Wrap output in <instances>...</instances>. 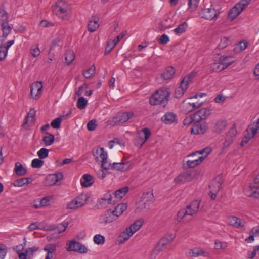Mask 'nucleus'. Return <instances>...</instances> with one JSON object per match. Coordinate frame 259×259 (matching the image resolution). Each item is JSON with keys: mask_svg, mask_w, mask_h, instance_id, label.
Instances as JSON below:
<instances>
[{"mask_svg": "<svg viewBox=\"0 0 259 259\" xmlns=\"http://www.w3.org/2000/svg\"><path fill=\"white\" fill-rule=\"evenodd\" d=\"M170 96L168 88H162L156 90L149 99L151 105H160L165 107L167 104Z\"/></svg>", "mask_w": 259, "mask_h": 259, "instance_id": "nucleus-1", "label": "nucleus"}, {"mask_svg": "<svg viewBox=\"0 0 259 259\" xmlns=\"http://www.w3.org/2000/svg\"><path fill=\"white\" fill-rule=\"evenodd\" d=\"M220 11L213 8L202 9L199 12V16L208 20H216L219 17Z\"/></svg>", "mask_w": 259, "mask_h": 259, "instance_id": "nucleus-2", "label": "nucleus"}, {"mask_svg": "<svg viewBox=\"0 0 259 259\" xmlns=\"http://www.w3.org/2000/svg\"><path fill=\"white\" fill-rule=\"evenodd\" d=\"M133 116L134 113L133 112L118 113L113 118L112 122L114 125H119L126 122Z\"/></svg>", "mask_w": 259, "mask_h": 259, "instance_id": "nucleus-3", "label": "nucleus"}, {"mask_svg": "<svg viewBox=\"0 0 259 259\" xmlns=\"http://www.w3.org/2000/svg\"><path fill=\"white\" fill-rule=\"evenodd\" d=\"M25 245V243L24 244V245L21 244L17 246L16 247L17 248V252L20 259H30L32 256L33 253L38 249V247L33 246L27 249L24 252H21V250L23 249Z\"/></svg>", "mask_w": 259, "mask_h": 259, "instance_id": "nucleus-4", "label": "nucleus"}, {"mask_svg": "<svg viewBox=\"0 0 259 259\" xmlns=\"http://www.w3.org/2000/svg\"><path fill=\"white\" fill-rule=\"evenodd\" d=\"M151 133L147 128L142 129L138 133V135L135 139V144L137 146H141L149 139Z\"/></svg>", "mask_w": 259, "mask_h": 259, "instance_id": "nucleus-5", "label": "nucleus"}, {"mask_svg": "<svg viewBox=\"0 0 259 259\" xmlns=\"http://www.w3.org/2000/svg\"><path fill=\"white\" fill-rule=\"evenodd\" d=\"M117 219V215L114 214L112 209L106 210L105 213L100 216L99 223L107 224L112 223Z\"/></svg>", "mask_w": 259, "mask_h": 259, "instance_id": "nucleus-6", "label": "nucleus"}, {"mask_svg": "<svg viewBox=\"0 0 259 259\" xmlns=\"http://www.w3.org/2000/svg\"><path fill=\"white\" fill-rule=\"evenodd\" d=\"M67 250L74 251L80 253H85L88 252V249L84 245L74 240L70 242Z\"/></svg>", "mask_w": 259, "mask_h": 259, "instance_id": "nucleus-7", "label": "nucleus"}, {"mask_svg": "<svg viewBox=\"0 0 259 259\" xmlns=\"http://www.w3.org/2000/svg\"><path fill=\"white\" fill-rule=\"evenodd\" d=\"M42 82L37 81L31 84L30 87V94L33 99H37L42 93Z\"/></svg>", "mask_w": 259, "mask_h": 259, "instance_id": "nucleus-8", "label": "nucleus"}, {"mask_svg": "<svg viewBox=\"0 0 259 259\" xmlns=\"http://www.w3.org/2000/svg\"><path fill=\"white\" fill-rule=\"evenodd\" d=\"M154 201V196L153 193L150 192H147L143 193L141 197V205L146 209H149L150 205Z\"/></svg>", "mask_w": 259, "mask_h": 259, "instance_id": "nucleus-9", "label": "nucleus"}, {"mask_svg": "<svg viewBox=\"0 0 259 259\" xmlns=\"http://www.w3.org/2000/svg\"><path fill=\"white\" fill-rule=\"evenodd\" d=\"M169 236L170 239H167V238H161L155 247L154 251L159 253L165 248L166 245L171 243L175 238V236L172 234H170Z\"/></svg>", "mask_w": 259, "mask_h": 259, "instance_id": "nucleus-10", "label": "nucleus"}, {"mask_svg": "<svg viewBox=\"0 0 259 259\" xmlns=\"http://www.w3.org/2000/svg\"><path fill=\"white\" fill-rule=\"evenodd\" d=\"M63 175L61 172L49 174L46 177V184L48 185H52L56 184L62 179Z\"/></svg>", "mask_w": 259, "mask_h": 259, "instance_id": "nucleus-11", "label": "nucleus"}, {"mask_svg": "<svg viewBox=\"0 0 259 259\" xmlns=\"http://www.w3.org/2000/svg\"><path fill=\"white\" fill-rule=\"evenodd\" d=\"M176 73V70L171 66H168L165 68L164 71L160 74V76L163 80H169L173 78Z\"/></svg>", "mask_w": 259, "mask_h": 259, "instance_id": "nucleus-12", "label": "nucleus"}, {"mask_svg": "<svg viewBox=\"0 0 259 259\" xmlns=\"http://www.w3.org/2000/svg\"><path fill=\"white\" fill-rule=\"evenodd\" d=\"M227 121L225 119H220L216 122L212 131L217 134H221L225 131L227 126Z\"/></svg>", "mask_w": 259, "mask_h": 259, "instance_id": "nucleus-13", "label": "nucleus"}, {"mask_svg": "<svg viewBox=\"0 0 259 259\" xmlns=\"http://www.w3.org/2000/svg\"><path fill=\"white\" fill-rule=\"evenodd\" d=\"M161 120L165 124H171L177 122V116L173 112H168L161 117Z\"/></svg>", "mask_w": 259, "mask_h": 259, "instance_id": "nucleus-14", "label": "nucleus"}, {"mask_svg": "<svg viewBox=\"0 0 259 259\" xmlns=\"http://www.w3.org/2000/svg\"><path fill=\"white\" fill-rule=\"evenodd\" d=\"M66 5L65 3L62 1L57 2L55 5L53 7V12L56 15H60L61 14H64L67 12V9L64 7Z\"/></svg>", "mask_w": 259, "mask_h": 259, "instance_id": "nucleus-15", "label": "nucleus"}, {"mask_svg": "<svg viewBox=\"0 0 259 259\" xmlns=\"http://www.w3.org/2000/svg\"><path fill=\"white\" fill-rule=\"evenodd\" d=\"M228 223L236 228H240L243 227L244 224V222L241 219L235 216L228 217Z\"/></svg>", "mask_w": 259, "mask_h": 259, "instance_id": "nucleus-16", "label": "nucleus"}, {"mask_svg": "<svg viewBox=\"0 0 259 259\" xmlns=\"http://www.w3.org/2000/svg\"><path fill=\"white\" fill-rule=\"evenodd\" d=\"M200 204V201L196 200L192 201L189 205L186 207V210H189L191 213H187L188 215H193L196 213L198 211Z\"/></svg>", "mask_w": 259, "mask_h": 259, "instance_id": "nucleus-17", "label": "nucleus"}, {"mask_svg": "<svg viewBox=\"0 0 259 259\" xmlns=\"http://www.w3.org/2000/svg\"><path fill=\"white\" fill-rule=\"evenodd\" d=\"M236 61L232 56L222 55L220 57V61L222 62L225 68H227Z\"/></svg>", "mask_w": 259, "mask_h": 259, "instance_id": "nucleus-18", "label": "nucleus"}, {"mask_svg": "<svg viewBox=\"0 0 259 259\" xmlns=\"http://www.w3.org/2000/svg\"><path fill=\"white\" fill-rule=\"evenodd\" d=\"M80 183L82 187H88L94 183L93 177L89 174H84L80 180Z\"/></svg>", "mask_w": 259, "mask_h": 259, "instance_id": "nucleus-19", "label": "nucleus"}, {"mask_svg": "<svg viewBox=\"0 0 259 259\" xmlns=\"http://www.w3.org/2000/svg\"><path fill=\"white\" fill-rule=\"evenodd\" d=\"M207 129V125L200 124V123L194 124L193 127L191 128V133L194 134H204Z\"/></svg>", "mask_w": 259, "mask_h": 259, "instance_id": "nucleus-20", "label": "nucleus"}, {"mask_svg": "<svg viewBox=\"0 0 259 259\" xmlns=\"http://www.w3.org/2000/svg\"><path fill=\"white\" fill-rule=\"evenodd\" d=\"M193 98H190L186 99L182 104V110L186 114L194 111V108L192 105V101H190Z\"/></svg>", "mask_w": 259, "mask_h": 259, "instance_id": "nucleus-21", "label": "nucleus"}, {"mask_svg": "<svg viewBox=\"0 0 259 259\" xmlns=\"http://www.w3.org/2000/svg\"><path fill=\"white\" fill-rule=\"evenodd\" d=\"M192 178V176L191 173L186 172L180 174L175 179V181L177 183H184L186 182L189 181Z\"/></svg>", "mask_w": 259, "mask_h": 259, "instance_id": "nucleus-22", "label": "nucleus"}, {"mask_svg": "<svg viewBox=\"0 0 259 259\" xmlns=\"http://www.w3.org/2000/svg\"><path fill=\"white\" fill-rule=\"evenodd\" d=\"M242 11V8H240L236 5H235L228 13V18L232 21L234 20Z\"/></svg>", "mask_w": 259, "mask_h": 259, "instance_id": "nucleus-23", "label": "nucleus"}, {"mask_svg": "<svg viewBox=\"0 0 259 259\" xmlns=\"http://www.w3.org/2000/svg\"><path fill=\"white\" fill-rule=\"evenodd\" d=\"M143 221L142 220H138L126 229L128 230L131 234H133L140 229L143 225Z\"/></svg>", "mask_w": 259, "mask_h": 259, "instance_id": "nucleus-24", "label": "nucleus"}, {"mask_svg": "<svg viewBox=\"0 0 259 259\" xmlns=\"http://www.w3.org/2000/svg\"><path fill=\"white\" fill-rule=\"evenodd\" d=\"M130 166V162L114 163L112 165L113 169L120 171H124L127 170Z\"/></svg>", "mask_w": 259, "mask_h": 259, "instance_id": "nucleus-25", "label": "nucleus"}, {"mask_svg": "<svg viewBox=\"0 0 259 259\" xmlns=\"http://www.w3.org/2000/svg\"><path fill=\"white\" fill-rule=\"evenodd\" d=\"M128 187L121 188L114 192V198L117 200H121L127 193Z\"/></svg>", "mask_w": 259, "mask_h": 259, "instance_id": "nucleus-26", "label": "nucleus"}, {"mask_svg": "<svg viewBox=\"0 0 259 259\" xmlns=\"http://www.w3.org/2000/svg\"><path fill=\"white\" fill-rule=\"evenodd\" d=\"M99 27L98 20H96L95 16H92L88 23V30L90 32H94Z\"/></svg>", "mask_w": 259, "mask_h": 259, "instance_id": "nucleus-27", "label": "nucleus"}, {"mask_svg": "<svg viewBox=\"0 0 259 259\" xmlns=\"http://www.w3.org/2000/svg\"><path fill=\"white\" fill-rule=\"evenodd\" d=\"M14 172L19 176H24L27 173V170L19 162H17L15 164Z\"/></svg>", "mask_w": 259, "mask_h": 259, "instance_id": "nucleus-28", "label": "nucleus"}, {"mask_svg": "<svg viewBox=\"0 0 259 259\" xmlns=\"http://www.w3.org/2000/svg\"><path fill=\"white\" fill-rule=\"evenodd\" d=\"M127 208V205L126 203H120L117 206H115L112 211H114V214L117 215V219L121 215L124 211Z\"/></svg>", "mask_w": 259, "mask_h": 259, "instance_id": "nucleus-29", "label": "nucleus"}, {"mask_svg": "<svg viewBox=\"0 0 259 259\" xmlns=\"http://www.w3.org/2000/svg\"><path fill=\"white\" fill-rule=\"evenodd\" d=\"M94 156H96L97 160H99V158L101 159V161L105 160L107 158V153L104 151V148H98L94 154Z\"/></svg>", "mask_w": 259, "mask_h": 259, "instance_id": "nucleus-30", "label": "nucleus"}, {"mask_svg": "<svg viewBox=\"0 0 259 259\" xmlns=\"http://www.w3.org/2000/svg\"><path fill=\"white\" fill-rule=\"evenodd\" d=\"M133 235V234H131V233H130L128 229H126V230L122 232L118 236L117 241L119 244H122L127 241Z\"/></svg>", "mask_w": 259, "mask_h": 259, "instance_id": "nucleus-31", "label": "nucleus"}, {"mask_svg": "<svg viewBox=\"0 0 259 259\" xmlns=\"http://www.w3.org/2000/svg\"><path fill=\"white\" fill-rule=\"evenodd\" d=\"M90 198L88 194L82 193L78 196L75 199L77 202L79 207H81L85 204L87 201Z\"/></svg>", "mask_w": 259, "mask_h": 259, "instance_id": "nucleus-32", "label": "nucleus"}, {"mask_svg": "<svg viewBox=\"0 0 259 259\" xmlns=\"http://www.w3.org/2000/svg\"><path fill=\"white\" fill-rule=\"evenodd\" d=\"M1 29L3 31V37L5 40L12 31V28L9 25L8 22L1 24Z\"/></svg>", "mask_w": 259, "mask_h": 259, "instance_id": "nucleus-33", "label": "nucleus"}, {"mask_svg": "<svg viewBox=\"0 0 259 259\" xmlns=\"http://www.w3.org/2000/svg\"><path fill=\"white\" fill-rule=\"evenodd\" d=\"M210 69L212 72H219L225 69L222 62L219 60V62H214L210 65Z\"/></svg>", "mask_w": 259, "mask_h": 259, "instance_id": "nucleus-34", "label": "nucleus"}, {"mask_svg": "<svg viewBox=\"0 0 259 259\" xmlns=\"http://www.w3.org/2000/svg\"><path fill=\"white\" fill-rule=\"evenodd\" d=\"M222 183L219 181H217V178L209 186L210 191L212 192L218 193L221 189Z\"/></svg>", "mask_w": 259, "mask_h": 259, "instance_id": "nucleus-35", "label": "nucleus"}, {"mask_svg": "<svg viewBox=\"0 0 259 259\" xmlns=\"http://www.w3.org/2000/svg\"><path fill=\"white\" fill-rule=\"evenodd\" d=\"M196 76V73L192 72L187 74L184 77L183 79L181 81V84L182 86H185L188 88V84L192 81V79Z\"/></svg>", "mask_w": 259, "mask_h": 259, "instance_id": "nucleus-36", "label": "nucleus"}, {"mask_svg": "<svg viewBox=\"0 0 259 259\" xmlns=\"http://www.w3.org/2000/svg\"><path fill=\"white\" fill-rule=\"evenodd\" d=\"M75 58V54L72 50H68L65 53V59L67 65H69Z\"/></svg>", "mask_w": 259, "mask_h": 259, "instance_id": "nucleus-37", "label": "nucleus"}, {"mask_svg": "<svg viewBox=\"0 0 259 259\" xmlns=\"http://www.w3.org/2000/svg\"><path fill=\"white\" fill-rule=\"evenodd\" d=\"M192 252V256L198 257L199 256H207L208 255V253L206 252L205 250L201 248H195L191 250Z\"/></svg>", "mask_w": 259, "mask_h": 259, "instance_id": "nucleus-38", "label": "nucleus"}, {"mask_svg": "<svg viewBox=\"0 0 259 259\" xmlns=\"http://www.w3.org/2000/svg\"><path fill=\"white\" fill-rule=\"evenodd\" d=\"M187 89V88L186 87V85L182 86V84H180V87H178L175 91L174 94L175 97L177 98H181L184 94L185 92L186 91Z\"/></svg>", "mask_w": 259, "mask_h": 259, "instance_id": "nucleus-39", "label": "nucleus"}, {"mask_svg": "<svg viewBox=\"0 0 259 259\" xmlns=\"http://www.w3.org/2000/svg\"><path fill=\"white\" fill-rule=\"evenodd\" d=\"M188 27V25L186 22L180 24L178 27L174 30V32L177 34H182L186 31Z\"/></svg>", "mask_w": 259, "mask_h": 259, "instance_id": "nucleus-40", "label": "nucleus"}, {"mask_svg": "<svg viewBox=\"0 0 259 259\" xmlns=\"http://www.w3.org/2000/svg\"><path fill=\"white\" fill-rule=\"evenodd\" d=\"M42 141L46 146L51 145L54 141V136L51 134L47 133V135L44 137Z\"/></svg>", "mask_w": 259, "mask_h": 259, "instance_id": "nucleus-41", "label": "nucleus"}, {"mask_svg": "<svg viewBox=\"0 0 259 259\" xmlns=\"http://www.w3.org/2000/svg\"><path fill=\"white\" fill-rule=\"evenodd\" d=\"M88 104V100L83 97H80L78 98L77 102V107L80 109L83 110L85 108Z\"/></svg>", "mask_w": 259, "mask_h": 259, "instance_id": "nucleus-42", "label": "nucleus"}, {"mask_svg": "<svg viewBox=\"0 0 259 259\" xmlns=\"http://www.w3.org/2000/svg\"><path fill=\"white\" fill-rule=\"evenodd\" d=\"M9 14L4 9H2L0 10V24L2 23H7L9 22Z\"/></svg>", "mask_w": 259, "mask_h": 259, "instance_id": "nucleus-43", "label": "nucleus"}, {"mask_svg": "<svg viewBox=\"0 0 259 259\" xmlns=\"http://www.w3.org/2000/svg\"><path fill=\"white\" fill-rule=\"evenodd\" d=\"M248 46V44L245 41H241L237 44L234 47L233 50L236 52H240L244 50Z\"/></svg>", "mask_w": 259, "mask_h": 259, "instance_id": "nucleus-44", "label": "nucleus"}, {"mask_svg": "<svg viewBox=\"0 0 259 259\" xmlns=\"http://www.w3.org/2000/svg\"><path fill=\"white\" fill-rule=\"evenodd\" d=\"M231 42L229 38L224 37L221 40V42L218 45L217 49L219 50L226 48Z\"/></svg>", "mask_w": 259, "mask_h": 259, "instance_id": "nucleus-45", "label": "nucleus"}, {"mask_svg": "<svg viewBox=\"0 0 259 259\" xmlns=\"http://www.w3.org/2000/svg\"><path fill=\"white\" fill-rule=\"evenodd\" d=\"M199 164V161L196 159L193 160H188L186 163L184 164V167L186 169L194 168Z\"/></svg>", "mask_w": 259, "mask_h": 259, "instance_id": "nucleus-46", "label": "nucleus"}, {"mask_svg": "<svg viewBox=\"0 0 259 259\" xmlns=\"http://www.w3.org/2000/svg\"><path fill=\"white\" fill-rule=\"evenodd\" d=\"M95 73V67L93 65L91 67L89 68L87 71L83 73V76L85 78H90L92 77Z\"/></svg>", "mask_w": 259, "mask_h": 259, "instance_id": "nucleus-47", "label": "nucleus"}, {"mask_svg": "<svg viewBox=\"0 0 259 259\" xmlns=\"http://www.w3.org/2000/svg\"><path fill=\"white\" fill-rule=\"evenodd\" d=\"M37 155L40 159L47 158L49 155V150L45 148H42L37 152Z\"/></svg>", "mask_w": 259, "mask_h": 259, "instance_id": "nucleus-48", "label": "nucleus"}, {"mask_svg": "<svg viewBox=\"0 0 259 259\" xmlns=\"http://www.w3.org/2000/svg\"><path fill=\"white\" fill-rule=\"evenodd\" d=\"M200 112L201 109L193 114V118H194L196 123H200L201 121L206 119L204 117L203 113H200Z\"/></svg>", "mask_w": 259, "mask_h": 259, "instance_id": "nucleus-49", "label": "nucleus"}, {"mask_svg": "<svg viewBox=\"0 0 259 259\" xmlns=\"http://www.w3.org/2000/svg\"><path fill=\"white\" fill-rule=\"evenodd\" d=\"M44 164V161L39 159H34L32 161L31 166L34 168H40Z\"/></svg>", "mask_w": 259, "mask_h": 259, "instance_id": "nucleus-50", "label": "nucleus"}, {"mask_svg": "<svg viewBox=\"0 0 259 259\" xmlns=\"http://www.w3.org/2000/svg\"><path fill=\"white\" fill-rule=\"evenodd\" d=\"M50 198L49 197H45L39 201V205L35 204V208H38L40 206H46L50 205Z\"/></svg>", "mask_w": 259, "mask_h": 259, "instance_id": "nucleus-51", "label": "nucleus"}, {"mask_svg": "<svg viewBox=\"0 0 259 259\" xmlns=\"http://www.w3.org/2000/svg\"><path fill=\"white\" fill-rule=\"evenodd\" d=\"M237 130L236 128L235 124H234L233 126L228 131V132L226 134V136L230 138H232L234 140L235 137L237 134Z\"/></svg>", "mask_w": 259, "mask_h": 259, "instance_id": "nucleus-52", "label": "nucleus"}, {"mask_svg": "<svg viewBox=\"0 0 259 259\" xmlns=\"http://www.w3.org/2000/svg\"><path fill=\"white\" fill-rule=\"evenodd\" d=\"M94 241L97 244H103L105 242V237L100 235H96L94 237Z\"/></svg>", "mask_w": 259, "mask_h": 259, "instance_id": "nucleus-53", "label": "nucleus"}, {"mask_svg": "<svg viewBox=\"0 0 259 259\" xmlns=\"http://www.w3.org/2000/svg\"><path fill=\"white\" fill-rule=\"evenodd\" d=\"M211 151H212V149L210 147H205V148H204L203 149H202V150L197 151L196 152L193 153V154H191V155L192 156L195 155L196 154H205V156H206L207 157V155L211 152Z\"/></svg>", "mask_w": 259, "mask_h": 259, "instance_id": "nucleus-54", "label": "nucleus"}, {"mask_svg": "<svg viewBox=\"0 0 259 259\" xmlns=\"http://www.w3.org/2000/svg\"><path fill=\"white\" fill-rule=\"evenodd\" d=\"M109 204L106 201L103 200L101 198L98 200L96 206L98 209H103L107 207Z\"/></svg>", "mask_w": 259, "mask_h": 259, "instance_id": "nucleus-55", "label": "nucleus"}, {"mask_svg": "<svg viewBox=\"0 0 259 259\" xmlns=\"http://www.w3.org/2000/svg\"><path fill=\"white\" fill-rule=\"evenodd\" d=\"M233 141L234 139L226 136L222 147L223 150H225L226 148L229 147L233 143Z\"/></svg>", "mask_w": 259, "mask_h": 259, "instance_id": "nucleus-56", "label": "nucleus"}, {"mask_svg": "<svg viewBox=\"0 0 259 259\" xmlns=\"http://www.w3.org/2000/svg\"><path fill=\"white\" fill-rule=\"evenodd\" d=\"M61 121L62 119L61 117L57 118L52 121V122L51 123V125L53 128L55 129H58L60 127V124Z\"/></svg>", "mask_w": 259, "mask_h": 259, "instance_id": "nucleus-57", "label": "nucleus"}, {"mask_svg": "<svg viewBox=\"0 0 259 259\" xmlns=\"http://www.w3.org/2000/svg\"><path fill=\"white\" fill-rule=\"evenodd\" d=\"M191 213L189 210H186L185 209H183L179 211L177 213V219L178 222L181 221V220L186 215H188L187 213Z\"/></svg>", "mask_w": 259, "mask_h": 259, "instance_id": "nucleus-58", "label": "nucleus"}, {"mask_svg": "<svg viewBox=\"0 0 259 259\" xmlns=\"http://www.w3.org/2000/svg\"><path fill=\"white\" fill-rule=\"evenodd\" d=\"M44 250L46 252L55 253L56 251V245L55 244H50L46 245Z\"/></svg>", "mask_w": 259, "mask_h": 259, "instance_id": "nucleus-59", "label": "nucleus"}, {"mask_svg": "<svg viewBox=\"0 0 259 259\" xmlns=\"http://www.w3.org/2000/svg\"><path fill=\"white\" fill-rule=\"evenodd\" d=\"M12 184L15 187H22L26 185L24 178L16 180Z\"/></svg>", "mask_w": 259, "mask_h": 259, "instance_id": "nucleus-60", "label": "nucleus"}, {"mask_svg": "<svg viewBox=\"0 0 259 259\" xmlns=\"http://www.w3.org/2000/svg\"><path fill=\"white\" fill-rule=\"evenodd\" d=\"M88 88V85L86 84H84L83 85L80 86L78 88V89L76 91L75 95L78 97H80L83 94V92L85 91Z\"/></svg>", "mask_w": 259, "mask_h": 259, "instance_id": "nucleus-61", "label": "nucleus"}, {"mask_svg": "<svg viewBox=\"0 0 259 259\" xmlns=\"http://www.w3.org/2000/svg\"><path fill=\"white\" fill-rule=\"evenodd\" d=\"M252 0H241L236 5L240 8H242V11L249 4Z\"/></svg>", "mask_w": 259, "mask_h": 259, "instance_id": "nucleus-62", "label": "nucleus"}, {"mask_svg": "<svg viewBox=\"0 0 259 259\" xmlns=\"http://www.w3.org/2000/svg\"><path fill=\"white\" fill-rule=\"evenodd\" d=\"M97 126L96 120H92L87 124V128L90 131H93L95 130Z\"/></svg>", "mask_w": 259, "mask_h": 259, "instance_id": "nucleus-63", "label": "nucleus"}, {"mask_svg": "<svg viewBox=\"0 0 259 259\" xmlns=\"http://www.w3.org/2000/svg\"><path fill=\"white\" fill-rule=\"evenodd\" d=\"M157 41L160 44H166L169 41V38L167 35L164 34L160 36Z\"/></svg>", "mask_w": 259, "mask_h": 259, "instance_id": "nucleus-64", "label": "nucleus"}]
</instances>
